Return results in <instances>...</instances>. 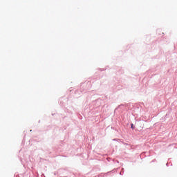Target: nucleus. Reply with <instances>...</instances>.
Returning <instances> with one entry per match:
<instances>
[{
    "label": "nucleus",
    "mask_w": 177,
    "mask_h": 177,
    "mask_svg": "<svg viewBox=\"0 0 177 177\" xmlns=\"http://www.w3.org/2000/svg\"><path fill=\"white\" fill-rule=\"evenodd\" d=\"M161 34H162V35H163L164 32H162L161 30H158V35H161Z\"/></svg>",
    "instance_id": "nucleus-1"
},
{
    "label": "nucleus",
    "mask_w": 177,
    "mask_h": 177,
    "mask_svg": "<svg viewBox=\"0 0 177 177\" xmlns=\"http://www.w3.org/2000/svg\"><path fill=\"white\" fill-rule=\"evenodd\" d=\"M131 129H134L135 127H133V124H131Z\"/></svg>",
    "instance_id": "nucleus-2"
}]
</instances>
